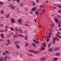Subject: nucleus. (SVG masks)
<instances>
[{"mask_svg":"<svg viewBox=\"0 0 61 61\" xmlns=\"http://www.w3.org/2000/svg\"><path fill=\"white\" fill-rule=\"evenodd\" d=\"M15 45H17V44H18V42H17V41H16L15 42Z\"/></svg>","mask_w":61,"mask_h":61,"instance_id":"30","label":"nucleus"},{"mask_svg":"<svg viewBox=\"0 0 61 61\" xmlns=\"http://www.w3.org/2000/svg\"><path fill=\"white\" fill-rule=\"evenodd\" d=\"M50 27L51 28H52L54 27V25L53 24L50 25Z\"/></svg>","mask_w":61,"mask_h":61,"instance_id":"11","label":"nucleus"},{"mask_svg":"<svg viewBox=\"0 0 61 61\" xmlns=\"http://www.w3.org/2000/svg\"><path fill=\"white\" fill-rule=\"evenodd\" d=\"M19 36L20 37V38L24 37V36L22 34H19Z\"/></svg>","mask_w":61,"mask_h":61,"instance_id":"2","label":"nucleus"},{"mask_svg":"<svg viewBox=\"0 0 61 61\" xmlns=\"http://www.w3.org/2000/svg\"><path fill=\"white\" fill-rule=\"evenodd\" d=\"M55 42H56V41L54 40H53L52 41V43L53 44H55Z\"/></svg>","mask_w":61,"mask_h":61,"instance_id":"14","label":"nucleus"},{"mask_svg":"<svg viewBox=\"0 0 61 61\" xmlns=\"http://www.w3.org/2000/svg\"><path fill=\"white\" fill-rule=\"evenodd\" d=\"M46 39V37H45V38L44 37H43L42 38V40H43V39Z\"/></svg>","mask_w":61,"mask_h":61,"instance_id":"39","label":"nucleus"},{"mask_svg":"<svg viewBox=\"0 0 61 61\" xmlns=\"http://www.w3.org/2000/svg\"><path fill=\"white\" fill-rule=\"evenodd\" d=\"M36 14V15H39L38 12H35Z\"/></svg>","mask_w":61,"mask_h":61,"instance_id":"28","label":"nucleus"},{"mask_svg":"<svg viewBox=\"0 0 61 61\" xmlns=\"http://www.w3.org/2000/svg\"><path fill=\"white\" fill-rule=\"evenodd\" d=\"M54 60L55 61H56L57 60V58L55 57L54 58Z\"/></svg>","mask_w":61,"mask_h":61,"instance_id":"36","label":"nucleus"},{"mask_svg":"<svg viewBox=\"0 0 61 61\" xmlns=\"http://www.w3.org/2000/svg\"><path fill=\"white\" fill-rule=\"evenodd\" d=\"M35 37L36 38H37L38 37H37V36L36 35L35 36Z\"/></svg>","mask_w":61,"mask_h":61,"instance_id":"47","label":"nucleus"},{"mask_svg":"<svg viewBox=\"0 0 61 61\" xmlns=\"http://www.w3.org/2000/svg\"><path fill=\"white\" fill-rule=\"evenodd\" d=\"M57 37H59V35H57Z\"/></svg>","mask_w":61,"mask_h":61,"instance_id":"64","label":"nucleus"},{"mask_svg":"<svg viewBox=\"0 0 61 61\" xmlns=\"http://www.w3.org/2000/svg\"><path fill=\"white\" fill-rule=\"evenodd\" d=\"M25 38L26 40H28V39L27 38V36H25Z\"/></svg>","mask_w":61,"mask_h":61,"instance_id":"29","label":"nucleus"},{"mask_svg":"<svg viewBox=\"0 0 61 61\" xmlns=\"http://www.w3.org/2000/svg\"><path fill=\"white\" fill-rule=\"evenodd\" d=\"M29 52H30V53H32V52H33V50H31Z\"/></svg>","mask_w":61,"mask_h":61,"instance_id":"32","label":"nucleus"},{"mask_svg":"<svg viewBox=\"0 0 61 61\" xmlns=\"http://www.w3.org/2000/svg\"><path fill=\"white\" fill-rule=\"evenodd\" d=\"M3 55H4V56H5L6 55V53L4 52L3 53Z\"/></svg>","mask_w":61,"mask_h":61,"instance_id":"45","label":"nucleus"},{"mask_svg":"<svg viewBox=\"0 0 61 61\" xmlns=\"http://www.w3.org/2000/svg\"><path fill=\"white\" fill-rule=\"evenodd\" d=\"M18 22L20 23H21V22H22V20L21 18H20L18 20Z\"/></svg>","mask_w":61,"mask_h":61,"instance_id":"6","label":"nucleus"},{"mask_svg":"<svg viewBox=\"0 0 61 61\" xmlns=\"http://www.w3.org/2000/svg\"><path fill=\"white\" fill-rule=\"evenodd\" d=\"M11 36V35L10 34L7 35V37H9V36Z\"/></svg>","mask_w":61,"mask_h":61,"instance_id":"44","label":"nucleus"},{"mask_svg":"<svg viewBox=\"0 0 61 61\" xmlns=\"http://www.w3.org/2000/svg\"><path fill=\"white\" fill-rule=\"evenodd\" d=\"M58 34H60V35H61V34L60 33V32H57Z\"/></svg>","mask_w":61,"mask_h":61,"instance_id":"58","label":"nucleus"},{"mask_svg":"<svg viewBox=\"0 0 61 61\" xmlns=\"http://www.w3.org/2000/svg\"><path fill=\"white\" fill-rule=\"evenodd\" d=\"M11 8L12 9H14L15 8V7L14 6H12L11 7Z\"/></svg>","mask_w":61,"mask_h":61,"instance_id":"33","label":"nucleus"},{"mask_svg":"<svg viewBox=\"0 0 61 61\" xmlns=\"http://www.w3.org/2000/svg\"><path fill=\"white\" fill-rule=\"evenodd\" d=\"M19 31L20 34H22L23 33V31H22V30L21 29H19L18 30Z\"/></svg>","mask_w":61,"mask_h":61,"instance_id":"4","label":"nucleus"},{"mask_svg":"<svg viewBox=\"0 0 61 61\" xmlns=\"http://www.w3.org/2000/svg\"><path fill=\"white\" fill-rule=\"evenodd\" d=\"M7 57H8L7 56H6L4 58V61H6V60H7Z\"/></svg>","mask_w":61,"mask_h":61,"instance_id":"9","label":"nucleus"},{"mask_svg":"<svg viewBox=\"0 0 61 61\" xmlns=\"http://www.w3.org/2000/svg\"><path fill=\"white\" fill-rule=\"evenodd\" d=\"M23 3H21V4L20 6H22V5H23Z\"/></svg>","mask_w":61,"mask_h":61,"instance_id":"51","label":"nucleus"},{"mask_svg":"<svg viewBox=\"0 0 61 61\" xmlns=\"http://www.w3.org/2000/svg\"><path fill=\"white\" fill-rule=\"evenodd\" d=\"M16 55L17 56H18V55H19V53L17 52L16 53Z\"/></svg>","mask_w":61,"mask_h":61,"instance_id":"49","label":"nucleus"},{"mask_svg":"<svg viewBox=\"0 0 61 61\" xmlns=\"http://www.w3.org/2000/svg\"><path fill=\"white\" fill-rule=\"evenodd\" d=\"M5 53H6L7 54H9L10 53V52H9V51H5Z\"/></svg>","mask_w":61,"mask_h":61,"instance_id":"16","label":"nucleus"},{"mask_svg":"<svg viewBox=\"0 0 61 61\" xmlns=\"http://www.w3.org/2000/svg\"><path fill=\"white\" fill-rule=\"evenodd\" d=\"M10 15L9 14H7L6 16V17L7 18H8L9 17V15Z\"/></svg>","mask_w":61,"mask_h":61,"instance_id":"13","label":"nucleus"},{"mask_svg":"<svg viewBox=\"0 0 61 61\" xmlns=\"http://www.w3.org/2000/svg\"><path fill=\"white\" fill-rule=\"evenodd\" d=\"M43 46H41V48L40 50H44L45 49V48L43 47Z\"/></svg>","mask_w":61,"mask_h":61,"instance_id":"12","label":"nucleus"},{"mask_svg":"<svg viewBox=\"0 0 61 61\" xmlns=\"http://www.w3.org/2000/svg\"><path fill=\"white\" fill-rule=\"evenodd\" d=\"M25 10H26V11L27 10V9L26 8H25Z\"/></svg>","mask_w":61,"mask_h":61,"instance_id":"56","label":"nucleus"},{"mask_svg":"<svg viewBox=\"0 0 61 61\" xmlns=\"http://www.w3.org/2000/svg\"><path fill=\"white\" fill-rule=\"evenodd\" d=\"M16 47L18 49H19V48H20V46H19V45H16Z\"/></svg>","mask_w":61,"mask_h":61,"instance_id":"15","label":"nucleus"},{"mask_svg":"<svg viewBox=\"0 0 61 61\" xmlns=\"http://www.w3.org/2000/svg\"><path fill=\"white\" fill-rule=\"evenodd\" d=\"M56 7H53V8L54 9H56Z\"/></svg>","mask_w":61,"mask_h":61,"instance_id":"62","label":"nucleus"},{"mask_svg":"<svg viewBox=\"0 0 61 61\" xmlns=\"http://www.w3.org/2000/svg\"><path fill=\"white\" fill-rule=\"evenodd\" d=\"M3 61V59L2 57H0V61Z\"/></svg>","mask_w":61,"mask_h":61,"instance_id":"25","label":"nucleus"},{"mask_svg":"<svg viewBox=\"0 0 61 61\" xmlns=\"http://www.w3.org/2000/svg\"><path fill=\"white\" fill-rule=\"evenodd\" d=\"M12 6V5L11 4L10 5H9V7H11V6Z\"/></svg>","mask_w":61,"mask_h":61,"instance_id":"48","label":"nucleus"},{"mask_svg":"<svg viewBox=\"0 0 61 61\" xmlns=\"http://www.w3.org/2000/svg\"><path fill=\"white\" fill-rule=\"evenodd\" d=\"M46 60V58L44 57H42L41 59V60L42 61H44V60Z\"/></svg>","mask_w":61,"mask_h":61,"instance_id":"7","label":"nucleus"},{"mask_svg":"<svg viewBox=\"0 0 61 61\" xmlns=\"http://www.w3.org/2000/svg\"><path fill=\"white\" fill-rule=\"evenodd\" d=\"M1 13L2 14L4 15V12H3V11L2 10L1 11Z\"/></svg>","mask_w":61,"mask_h":61,"instance_id":"52","label":"nucleus"},{"mask_svg":"<svg viewBox=\"0 0 61 61\" xmlns=\"http://www.w3.org/2000/svg\"><path fill=\"white\" fill-rule=\"evenodd\" d=\"M25 25H26V26H29L28 25H27L26 23L25 24Z\"/></svg>","mask_w":61,"mask_h":61,"instance_id":"43","label":"nucleus"},{"mask_svg":"<svg viewBox=\"0 0 61 61\" xmlns=\"http://www.w3.org/2000/svg\"><path fill=\"white\" fill-rule=\"evenodd\" d=\"M43 6H44L42 5V6H41L40 7H41V8H42V7H43Z\"/></svg>","mask_w":61,"mask_h":61,"instance_id":"61","label":"nucleus"},{"mask_svg":"<svg viewBox=\"0 0 61 61\" xmlns=\"http://www.w3.org/2000/svg\"><path fill=\"white\" fill-rule=\"evenodd\" d=\"M11 22H12V23H14V22H15V20L14 18H12L11 19Z\"/></svg>","mask_w":61,"mask_h":61,"instance_id":"5","label":"nucleus"},{"mask_svg":"<svg viewBox=\"0 0 61 61\" xmlns=\"http://www.w3.org/2000/svg\"><path fill=\"white\" fill-rule=\"evenodd\" d=\"M33 5H35V3H33Z\"/></svg>","mask_w":61,"mask_h":61,"instance_id":"63","label":"nucleus"},{"mask_svg":"<svg viewBox=\"0 0 61 61\" xmlns=\"http://www.w3.org/2000/svg\"><path fill=\"white\" fill-rule=\"evenodd\" d=\"M38 11L39 13V14H40L41 13V12H42V11H41V10H38Z\"/></svg>","mask_w":61,"mask_h":61,"instance_id":"10","label":"nucleus"},{"mask_svg":"<svg viewBox=\"0 0 61 61\" xmlns=\"http://www.w3.org/2000/svg\"><path fill=\"white\" fill-rule=\"evenodd\" d=\"M7 43L9 44H10V41L9 40H7Z\"/></svg>","mask_w":61,"mask_h":61,"instance_id":"18","label":"nucleus"},{"mask_svg":"<svg viewBox=\"0 0 61 61\" xmlns=\"http://www.w3.org/2000/svg\"><path fill=\"white\" fill-rule=\"evenodd\" d=\"M55 21L56 23H58L59 21V20L58 19L56 18H54Z\"/></svg>","mask_w":61,"mask_h":61,"instance_id":"3","label":"nucleus"},{"mask_svg":"<svg viewBox=\"0 0 61 61\" xmlns=\"http://www.w3.org/2000/svg\"><path fill=\"white\" fill-rule=\"evenodd\" d=\"M49 38V35H47L46 36V39H47V38Z\"/></svg>","mask_w":61,"mask_h":61,"instance_id":"31","label":"nucleus"},{"mask_svg":"<svg viewBox=\"0 0 61 61\" xmlns=\"http://www.w3.org/2000/svg\"><path fill=\"white\" fill-rule=\"evenodd\" d=\"M57 17L58 18H60L61 17V16L59 15L57 16Z\"/></svg>","mask_w":61,"mask_h":61,"instance_id":"42","label":"nucleus"},{"mask_svg":"<svg viewBox=\"0 0 61 61\" xmlns=\"http://www.w3.org/2000/svg\"><path fill=\"white\" fill-rule=\"evenodd\" d=\"M56 56H60V53H56Z\"/></svg>","mask_w":61,"mask_h":61,"instance_id":"17","label":"nucleus"},{"mask_svg":"<svg viewBox=\"0 0 61 61\" xmlns=\"http://www.w3.org/2000/svg\"><path fill=\"white\" fill-rule=\"evenodd\" d=\"M13 29H14L13 28H10V30H13Z\"/></svg>","mask_w":61,"mask_h":61,"instance_id":"53","label":"nucleus"},{"mask_svg":"<svg viewBox=\"0 0 61 61\" xmlns=\"http://www.w3.org/2000/svg\"><path fill=\"white\" fill-rule=\"evenodd\" d=\"M32 45H33V46H36V44H35L34 43H33L32 44Z\"/></svg>","mask_w":61,"mask_h":61,"instance_id":"26","label":"nucleus"},{"mask_svg":"<svg viewBox=\"0 0 61 61\" xmlns=\"http://www.w3.org/2000/svg\"><path fill=\"white\" fill-rule=\"evenodd\" d=\"M25 46H28V43L26 42L25 43Z\"/></svg>","mask_w":61,"mask_h":61,"instance_id":"24","label":"nucleus"},{"mask_svg":"<svg viewBox=\"0 0 61 61\" xmlns=\"http://www.w3.org/2000/svg\"><path fill=\"white\" fill-rule=\"evenodd\" d=\"M18 36H17L15 34L13 36V38H15L17 37Z\"/></svg>","mask_w":61,"mask_h":61,"instance_id":"8","label":"nucleus"},{"mask_svg":"<svg viewBox=\"0 0 61 61\" xmlns=\"http://www.w3.org/2000/svg\"><path fill=\"white\" fill-rule=\"evenodd\" d=\"M48 48H50V46H51V44L48 45Z\"/></svg>","mask_w":61,"mask_h":61,"instance_id":"34","label":"nucleus"},{"mask_svg":"<svg viewBox=\"0 0 61 61\" xmlns=\"http://www.w3.org/2000/svg\"><path fill=\"white\" fill-rule=\"evenodd\" d=\"M22 54H20V57H21V58H22Z\"/></svg>","mask_w":61,"mask_h":61,"instance_id":"40","label":"nucleus"},{"mask_svg":"<svg viewBox=\"0 0 61 61\" xmlns=\"http://www.w3.org/2000/svg\"><path fill=\"white\" fill-rule=\"evenodd\" d=\"M59 50V49L58 48H56L54 49V50L55 51H56V50Z\"/></svg>","mask_w":61,"mask_h":61,"instance_id":"21","label":"nucleus"},{"mask_svg":"<svg viewBox=\"0 0 61 61\" xmlns=\"http://www.w3.org/2000/svg\"><path fill=\"white\" fill-rule=\"evenodd\" d=\"M7 31V29H5V32H6V31Z\"/></svg>","mask_w":61,"mask_h":61,"instance_id":"60","label":"nucleus"},{"mask_svg":"<svg viewBox=\"0 0 61 61\" xmlns=\"http://www.w3.org/2000/svg\"><path fill=\"white\" fill-rule=\"evenodd\" d=\"M52 51V48H51L49 49V52H51Z\"/></svg>","mask_w":61,"mask_h":61,"instance_id":"22","label":"nucleus"},{"mask_svg":"<svg viewBox=\"0 0 61 61\" xmlns=\"http://www.w3.org/2000/svg\"><path fill=\"white\" fill-rule=\"evenodd\" d=\"M53 40H56L57 41V37H56L55 38H54V39H53Z\"/></svg>","mask_w":61,"mask_h":61,"instance_id":"23","label":"nucleus"},{"mask_svg":"<svg viewBox=\"0 0 61 61\" xmlns=\"http://www.w3.org/2000/svg\"><path fill=\"white\" fill-rule=\"evenodd\" d=\"M0 4L1 5H2L3 4V2H0Z\"/></svg>","mask_w":61,"mask_h":61,"instance_id":"38","label":"nucleus"},{"mask_svg":"<svg viewBox=\"0 0 61 61\" xmlns=\"http://www.w3.org/2000/svg\"><path fill=\"white\" fill-rule=\"evenodd\" d=\"M26 24H28V21H26Z\"/></svg>","mask_w":61,"mask_h":61,"instance_id":"54","label":"nucleus"},{"mask_svg":"<svg viewBox=\"0 0 61 61\" xmlns=\"http://www.w3.org/2000/svg\"><path fill=\"white\" fill-rule=\"evenodd\" d=\"M36 10V7H35L33 8L32 9V11H33V12H35V11Z\"/></svg>","mask_w":61,"mask_h":61,"instance_id":"1","label":"nucleus"},{"mask_svg":"<svg viewBox=\"0 0 61 61\" xmlns=\"http://www.w3.org/2000/svg\"><path fill=\"white\" fill-rule=\"evenodd\" d=\"M28 55L29 56H32V54H31L28 53Z\"/></svg>","mask_w":61,"mask_h":61,"instance_id":"27","label":"nucleus"},{"mask_svg":"<svg viewBox=\"0 0 61 61\" xmlns=\"http://www.w3.org/2000/svg\"><path fill=\"white\" fill-rule=\"evenodd\" d=\"M59 8L61 9V5L59 6Z\"/></svg>","mask_w":61,"mask_h":61,"instance_id":"46","label":"nucleus"},{"mask_svg":"<svg viewBox=\"0 0 61 61\" xmlns=\"http://www.w3.org/2000/svg\"><path fill=\"white\" fill-rule=\"evenodd\" d=\"M0 32H1V33H3V32H4V30H0Z\"/></svg>","mask_w":61,"mask_h":61,"instance_id":"19","label":"nucleus"},{"mask_svg":"<svg viewBox=\"0 0 61 61\" xmlns=\"http://www.w3.org/2000/svg\"><path fill=\"white\" fill-rule=\"evenodd\" d=\"M48 41H49V39H47V40H46V41H47V42H48Z\"/></svg>","mask_w":61,"mask_h":61,"instance_id":"59","label":"nucleus"},{"mask_svg":"<svg viewBox=\"0 0 61 61\" xmlns=\"http://www.w3.org/2000/svg\"><path fill=\"white\" fill-rule=\"evenodd\" d=\"M33 42H34L35 43H36V40H33Z\"/></svg>","mask_w":61,"mask_h":61,"instance_id":"37","label":"nucleus"},{"mask_svg":"<svg viewBox=\"0 0 61 61\" xmlns=\"http://www.w3.org/2000/svg\"><path fill=\"white\" fill-rule=\"evenodd\" d=\"M11 35H12V36H13V34H14V33H11Z\"/></svg>","mask_w":61,"mask_h":61,"instance_id":"57","label":"nucleus"},{"mask_svg":"<svg viewBox=\"0 0 61 61\" xmlns=\"http://www.w3.org/2000/svg\"><path fill=\"white\" fill-rule=\"evenodd\" d=\"M15 30L16 31H18V30L16 28H15Z\"/></svg>","mask_w":61,"mask_h":61,"instance_id":"35","label":"nucleus"},{"mask_svg":"<svg viewBox=\"0 0 61 61\" xmlns=\"http://www.w3.org/2000/svg\"><path fill=\"white\" fill-rule=\"evenodd\" d=\"M38 1H39V0H36V3H38Z\"/></svg>","mask_w":61,"mask_h":61,"instance_id":"50","label":"nucleus"},{"mask_svg":"<svg viewBox=\"0 0 61 61\" xmlns=\"http://www.w3.org/2000/svg\"><path fill=\"white\" fill-rule=\"evenodd\" d=\"M36 43H37V44H39V42L38 41H36Z\"/></svg>","mask_w":61,"mask_h":61,"instance_id":"41","label":"nucleus"},{"mask_svg":"<svg viewBox=\"0 0 61 61\" xmlns=\"http://www.w3.org/2000/svg\"><path fill=\"white\" fill-rule=\"evenodd\" d=\"M0 36L2 38H3L4 37V35H3V34H2L0 35Z\"/></svg>","mask_w":61,"mask_h":61,"instance_id":"20","label":"nucleus"},{"mask_svg":"<svg viewBox=\"0 0 61 61\" xmlns=\"http://www.w3.org/2000/svg\"><path fill=\"white\" fill-rule=\"evenodd\" d=\"M17 1L18 3H19V2H20V1H19V0H17Z\"/></svg>","mask_w":61,"mask_h":61,"instance_id":"55","label":"nucleus"}]
</instances>
